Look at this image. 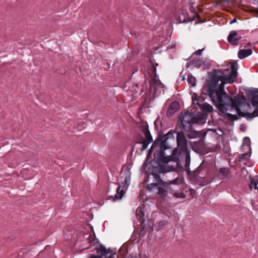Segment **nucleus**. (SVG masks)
<instances>
[{
  "mask_svg": "<svg viewBox=\"0 0 258 258\" xmlns=\"http://www.w3.org/2000/svg\"><path fill=\"white\" fill-rule=\"evenodd\" d=\"M230 67L224 71L213 69L210 73L211 82L207 86L208 94L213 103L216 105L222 112L226 110L227 106H232L237 111V108L234 105L235 101L238 100L240 104L238 106L241 112H249L250 105L243 98L241 100L239 98H233L224 91V84L232 83L237 77V63L231 62Z\"/></svg>",
  "mask_w": 258,
  "mask_h": 258,
  "instance_id": "obj_1",
  "label": "nucleus"
},
{
  "mask_svg": "<svg viewBox=\"0 0 258 258\" xmlns=\"http://www.w3.org/2000/svg\"><path fill=\"white\" fill-rule=\"evenodd\" d=\"M170 131L167 134L161 137V142L159 144L160 151L157 156L158 161L164 163L169 167L167 163L171 161L177 163L180 160H185V168L187 171L189 170L190 161V150L187 147V140L185 134L183 131H179L176 135L177 147L173 151L171 155L166 156L164 151L168 148L167 144L168 138L172 136Z\"/></svg>",
  "mask_w": 258,
  "mask_h": 258,
  "instance_id": "obj_2",
  "label": "nucleus"
},
{
  "mask_svg": "<svg viewBox=\"0 0 258 258\" xmlns=\"http://www.w3.org/2000/svg\"><path fill=\"white\" fill-rule=\"evenodd\" d=\"M173 167H167L166 165L159 164L154 171H152V175L157 181L156 183L148 184L147 188L149 190L156 192L159 198L164 199L167 195L170 188L169 184L164 181L160 178V173H164L172 170Z\"/></svg>",
  "mask_w": 258,
  "mask_h": 258,
  "instance_id": "obj_3",
  "label": "nucleus"
},
{
  "mask_svg": "<svg viewBox=\"0 0 258 258\" xmlns=\"http://www.w3.org/2000/svg\"><path fill=\"white\" fill-rule=\"evenodd\" d=\"M152 66L148 70V74L151 77L150 81V94H152V96H148L146 98L145 101L150 102L154 100L156 97L164 93L165 86L164 84L159 79L158 76L156 73V66L157 63L154 64L152 61H151Z\"/></svg>",
  "mask_w": 258,
  "mask_h": 258,
  "instance_id": "obj_4",
  "label": "nucleus"
},
{
  "mask_svg": "<svg viewBox=\"0 0 258 258\" xmlns=\"http://www.w3.org/2000/svg\"><path fill=\"white\" fill-rule=\"evenodd\" d=\"M179 119L182 130L187 133L186 135L188 138H196L198 136V133L192 130L191 125L192 123H198L199 120L198 118L194 116L192 112L186 111L183 114L181 113Z\"/></svg>",
  "mask_w": 258,
  "mask_h": 258,
  "instance_id": "obj_5",
  "label": "nucleus"
},
{
  "mask_svg": "<svg viewBox=\"0 0 258 258\" xmlns=\"http://www.w3.org/2000/svg\"><path fill=\"white\" fill-rule=\"evenodd\" d=\"M142 131L144 135L145 138H143L142 140L138 142V143L142 144L141 150L143 151L146 149L149 144L153 141V139L149 132L148 125L143 126L142 128Z\"/></svg>",
  "mask_w": 258,
  "mask_h": 258,
  "instance_id": "obj_6",
  "label": "nucleus"
},
{
  "mask_svg": "<svg viewBox=\"0 0 258 258\" xmlns=\"http://www.w3.org/2000/svg\"><path fill=\"white\" fill-rule=\"evenodd\" d=\"M237 104H240V102L238 100L235 101L234 103V105L237 108V113L239 116H242L243 117H246L247 119H250L253 117H255L258 115V105L257 106H255L256 107V109L253 111L252 112H241L240 110V107Z\"/></svg>",
  "mask_w": 258,
  "mask_h": 258,
  "instance_id": "obj_7",
  "label": "nucleus"
},
{
  "mask_svg": "<svg viewBox=\"0 0 258 258\" xmlns=\"http://www.w3.org/2000/svg\"><path fill=\"white\" fill-rule=\"evenodd\" d=\"M241 38V36H239L236 31H231L227 38L228 42L233 45L237 46L238 45L239 40Z\"/></svg>",
  "mask_w": 258,
  "mask_h": 258,
  "instance_id": "obj_8",
  "label": "nucleus"
},
{
  "mask_svg": "<svg viewBox=\"0 0 258 258\" xmlns=\"http://www.w3.org/2000/svg\"><path fill=\"white\" fill-rule=\"evenodd\" d=\"M95 250L98 254L105 256V258H114L115 253H111L109 256H107L109 253V249H107L102 244L100 245L99 247H95Z\"/></svg>",
  "mask_w": 258,
  "mask_h": 258,
  "instance_id": "obj_9",
  "label": "nucleus"
},
{
  "mask_svg": "<svg viewBox=\"0 0 258 258\" xmlns=\"http://www.w3.org/2000/svg\"><path fill=\"white\" fill-rule=\"evenodd\" d=\"M179 108V103L177 102L171 103L167 111V115L168 116L172 115Z\"/></svg>",
  "mask_w": 258,
  "mask_h": 258,
  "instance_id": "obj_10",
  "label": "nucleus"
},
{
  "mask_svg": "<svg viewBox=\"0 0 258 258\" xmlns=\"http://www.w3.org/2000/svg\"><path fill=\"white\" fill-rule=\"evenodd\" d=\"M252 51L251 49H241L238 51V56L239 59H242L245 57L251 54Z\"/></svg>",
  "mask_w": 258,
  "mask_h": 258,
  "instance_id": "obj_11",
  "label": "nucleus"
},
{
  "mask_svg": "<svg viewBox=\"0 0 258 258\" xmlns=\"http://www.w3.org/2000/svg\"><path fill=\"white\" fill-rule=\"evenodd\" d=\"M198 105L200 108L204 112H210L212 111V106L207 103H204L203 104L198 103Z\"/></svg>",
  "mask_w": 258,
  "mask_h": 258,
  "instance_id": "obj_12",
  "label": "nucleus"
},
{
  "mask_svg": "<svg viewBox=\"0 0 258 258\" xmlns=\"http://www.w3.org/2000/svg\"><path fill=\"white\" fill-rule=\"evenodd\" d=\"M124 194V191L123 189H121L120 186H119L116 188V194L114 195V197H110L112 198L113 201H115V200H120L123 196Z\"/></svg>",
  "mask_w": 258,
  "mask_h": 258,
  "instance_id": "obj_13",
  "label": "nucleus"
},
{
  "mask_svg": "<svg viewBox=\"0 0 258 258\" xmlns=\"http://www.w3.org/2000/svg\"><path fill=\"white\" fill-rule=\"evenodd\" d=\"M136 216L139 222L142 224L145 221L144 214L142 211V209L139 207L136 210Z\"/></svg>",
  "mask_w": 258,
  "mask_h": 258,
  "instance_id": "obj_14",
  "label": "nucleus"
},
{
  "mask_svg": "<svg viewBox=\"0 0 258 258\" xmlns=\"http://www.w3.org/2000/svg\"><path fill=\"white\" fill-rule=\"evenodd\" d=\"M136 216L139 222L142 224L145 221L144 214L142 211V209L139 207L136 210Z\"/></svg>",
  "mask_w": 258,
  "mask_h": 258,
  "instance_id": "obj_15",
  "label": "nucleus"
},
{
  "mask_svg": "<svg viewBox=\"0 0 258 258\" xmlns=\"http://www.w3.org/2000/svg\"><path fill=\"white\" fill-rule=\"evenodd\" d=\"M183 181V178L182 177H177L172 180L167 181V182L169 184V187L171 189V185H179L182 184Z\"/></svg>",
  "mask_w": 258,
  "mask_h": 258,
  "instance_id": "obj_16",
  "label": "nucleus"
},
{
  "mask_svg": "<svg viewBox=\"0 0 258 258\" xmlns=\"http://www.w3.org/2000/svg\"><path fill=\"white\" fill-rule=\"evenodd\" d=\"M232 107V106H227L226 107V110L224 111V112H223L224 113L225 117V118L230 120V121H234L238 119V117L236 115L232 114L230 113L226 112V111L228 110V108L229 107Z\"/></svg>",
  "mask_w": 258,
  "mask_h": 258,
  "instance_id": "obj_17",
  "label": "nucleus"
},
{
  "mask_svg": "<svg viewBox=\"0 0 258 258\" xmlns=\"http://www.w3.org/2000/svg\"><path fill=\"white\" fill-rule=\"evenodd\" d=\"M168 223L166 220H161L157 222L156 224V228L157 231L162 229Z\"/></svg>",
  "mask_w": 258,
  "mask_h": 258,
  "instance_id": "obj_18",
  "label": "nucleus"
},
{
  "mask_svg": "<svg viewBox=\"0 0 258 258\" xmlns=\"http://www.w3.org/2000/svg\"><path fill=\"white\" fill-rule=\"evenodd\" d=\"M88 242L90 243L91 246L94 245L95 244L98 243V240L96 238L95 234L93 233V234H90L88 238Z\"/></svg>",
  "mask_w": 258,
  "mask_h": 258,
  "instance_id": "obj_19",
  "label": "nucleus"
},
{
  "mask_svg": "<svg viewBox=\"0 0 258 258\" xmlns=\"http://www.w3.org/2000/svg\"><path fill=\"white\" fill-rule=\"evenodd\" d=\"M219 172L224 178L228 177L230 175V171L229 169L227 168H221L219 170Z\"/></svg>",
  "mask_w": 258,
  "mask_h": 258,
  "instance_id": "obj_20",
  "label": "nucleus"
},
{
  "mask_svg": "<svg viewBox=\"0 0 258 258\" xmlns=\"http://www.w3.org/2000/svg\"><path fill=\"white\" fill-rule=\"evenodd\" d=\"M251 103L253 106H256L258 105V90L251 98Z\"/></svg>",
  "mask_w": 258,
  "mask_h": 258,
  "instance_id": "obj_21",
  "label": "nucleus"
},
{
  "mask_svg": "<svg viewBox=\"0 0 258 258\" xmlns=\"http://www.w3.org/2000/svg\"><path fill=\"white\" fill-rule=\"evenodd\" d=\"M69 125L68 126V129L71 131L74 132V131L72 130L74 128V127L75 126V123L73 120H72L71 119L67 120V123L65 124V125Z\"/></svg>",
  "mask_w": 258,
  "mask_h": 258,
  "instance_id": "obj_22",
  "label": "nucleus"
},
{
  "mask_svg": "<svg viewBox=\"0 0 258 258\" xmlns=\"http://www.w3.org/2000/svg\"><path fill=\"white\" fill-rule=\"evenodd\" d=\"M187 81L192 86H195L196 84V79L192 76L188 75Z\"/></svg>",
  "mask_w": 258,
  "mask_h": 258,
  "instance_id": "obj_23",
  "label": "nucleus"
},
{
  "mask_svg": "<svg viewBox=\"0 0 258 258\" xmlns=\"http://www.w3.org/2000/svg\"><path fill=\"white\" fill-rule=\"evenodd\" d=\"M250 155L247 153L240 154L239 155V158L240 161H247L249 159Z\"/></svg>",
  "mask_w": 258,
  "mask_h": 258,
  "instance_id": "obj_24",
  "label": "nucleus"
},
{
  "mask_svg": "<svg viewBox=\"0 0 258 258\" xmlns=\"http://www.w3.org/2000/svg\"><path fill=\"white\" fill-rule=\"evenodd\" d=\"M173 196L176 198H180V199H184L186 197L185 195L181 192H174L173 194Z\"/></svg>",
  "mask_w": 258,
  "mask_h": 258,
  "instance_id": "obj_25",
  "label": "nucleus"
},
{
  "mask_svg": "<svg viewBox=\"0 0 258 258\" xmlns=\"http://www.w3.org/2000/svg\"><path fill=\"white\" fill-rule=\"evenodd\" d=\"M202 60L200 59H195L192 61V64L195 65L196 67H199L202 64Z\"/></svg>",
  "mask_w": 258,
  "mask_h": 258,
  "instance_id": "obj_26",
  "label": "nucleus"
},
{
  "mask_svg": "<svg viewBox=\"0 0 258 258\" xmlns=\"http://www.w3.org/2000/svg\"><path fill=\"white\" fill-rule=\"evenodd\" d=\"M130 177L126 176L124 179L123 181V186L124 187H126V188H127L128 186L130 185Z\"/></svg>",
  "mask_w": 258,
  "mask_h": 258,
  "instance_id": "obj_27",
  "label": "nucleus"
},
{
  "mask_svg": "<svg viewBox=\"0 0 258 258\" xmlns=\"http://www.w3.org/2000/svg\"><path fill=\"white\" fill-rule=\"evenodd\" d=\"M86 123L85 122H82L80 123V124L77 125V126H76V125H75L74 128L76 127L79 130H82L83 128H85L86 127Z\"/></svg>",
  "mask_w": 258,
  "mask_h": 258,
  "instance_id": "obj_28",
  "label": "nucleus"
},
{
  "mask_svg": "<svg viewBox=\"0 0 258 258\" xmlns=\"http://www.w3.org/2000/svg\"><path fill=\"white\" fill-rule=\"evenodd\" d=\"M203 50H204V49H199V50L196 51L195 52H194L192 54L201 55H202V51H203Z\"/></svg>",
  "mask_w": 258,
  "mask_h": 258,
  "instance_id": "obj_29",
  "label": "nucleus"
},
{
  "mask_svg": "<svg viewBox=\"0 0 258 258\" xmlns=\"http://www.w3.org/2000/svg\"><path fill=\"white\" fill-rule=\"evenodd\" d=\"M103 255H100V256H98V255H94V254H91L90 255V258H101V257Z\"/></svg>",
  "mask_w": 258,
  "mask_h": 258,
  "instance_id": "obj_30",
  "label": "nucleus"
},
{
  "mask_svg": "<svg viewBox=\"0 0 258 258\" xmlns=\"http://www.w3.org/2000/svg\"><path fill=\"white\" fill-rule=\"evenodd\" d=\"M236 21V19H233L231 22V23H234Z\"/></svg>",
  "mask_w": 258,
  "mask_h": 258,
  "instance_id": "obj_31",
  "label": "nucleus"
},
{
  "mask_svg": "<svg viewBox=\"0 0 258 258\" xmlns=\"http://www.w3.org/2000/svg\"><path fill=\"white\" fill-rule=\"evenodd\" d=\"M245 139H248L249 140V138H245L244 140H245Z\"/></svg>",
  "mask_w": 258,
  "mask_h": 258,
  "instance_id": "obj_32",
  "label": "nucleus"
},
{
  "mask_svg": "<svg viewBox=\"0 0 258 258\" xmlns=\"http://www.w3.org/2000/svg\"><path fill=\"white\" fill-rule=\"evenodd\" d=\"M194 190H190V194H191V192H192Z\"/></svg>",
  "mask_w": 258,
  "mask_h": 258,
  "instance_id": "obj_33",
  "label": "nucleus"
},
{
  "mask_svg": "<svg viewBox=\"0 0 258 258\" xmlns=\"http://www.w3.org/2000/svg\"><path fill=\"white\" fill-rule=\"evenodd\" d=\"M242 128H243V127H242V128H241V130L243 131V129H242Z\"/></svg>",
  "mask_w": 258,
  "mask_h": 258,
  "instance_id": "obj_34",
  "label": "nucleus"
},
{
  "mask_svg": "<svg viewBox=\"0 0 258 258\" xmlns=\"http://www.w3.org/2000/svg\"><path fill=\"white\" fill-rule=\"evenodd\" d=\"M242 128H243V127H242V128H241V130L243 131V129H242Z\"/></svg>",
  "mask_w": 258,
  "mask_h": 258,
  "instance_id": "obj_35",
  "label": "nucleus"
},
{
  "mask_svg": "<svg viewBox=\"0 0 258 258\" xmlns=\"http://www.w3.org/2000/svg\"><path fill=\"white\" fill-rule=\"evenodd\" d=\"M242 128H243V127H242V128H241V130L243 131V129H242Z\"/></svg>",
  "mask_w": 258,
  "mask_h": 258,
  "instance_id": "obj_36",
  "label": "nucleus"
}]
</instances>
